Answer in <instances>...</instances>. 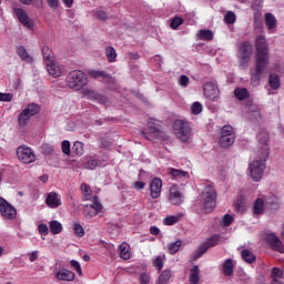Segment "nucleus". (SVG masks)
Here are the masks:
<instances>
[{"instance_id": "f257e3e1", "label": "nucleus", "mask_w": 284, "mask_h": 284, "mask_svg": "<svg viewBox=\"0 0 284 284\" xmlns=\"http://www.w3.org/2000/svg\"><path fill=\"white\" fill-rule=\"evenodd\" d=\"M257 70L270 63V48L264 36H258L255 41Z\"/></svg>"}, {"instance_id": "f03ea898", "label": "nucleus", "mask_w": 284, "mask_h": 284, "mask_svg": "<svg viewBox=\"0 0 284 284\" xmlns=\"http://www.w3.org/2000/svg\"><path fill=\"white\" fill-rule=\"evenodd\" d=\"M200 203L205 214L214 212V207H216V191L213 186H206L204 189L200 194Z\"/></svg>"}, {"instance_id": "7ed1b4c3", "label": "nucleus", "mask_w": 284, "mask_h": 284, "mask_svg": "<svg viewBox=\"0 0 284 284\" xmlns=\"http://www.w3.org/2000/svg\"><path fill=\"white\" fill-rule=\"evenodd\" d=\"M173 134L182 141V143H187L190 139H192V128L190 126V122L185 120H175L173 125Z\"/></svg>"}, {"instance_id": "20e7f679", "label": "nucleus", "mask_w": 284, "mask_h": 284, "mask_svg": "<svg viewBox=\"0 0 284 284\" xmlns=\"http://www.w3.org/2000/svg\"><path fill=\"white\" fill-rule=\"evenodd\" d=\"M67 85L71 90H83L88 85V77L81 70L71 71L67 77Z\"/></svg>"}, {"instance_id": "39448f33", "label": "nucleus", "mask_w": 284, "mask_h": 284, "mask_svg": "<svg viewBox=\"0 0 284 284\" xmlns=\"http://www.w3.org/2000/svg\"><path fill=\"white\" fill-rule=\"evenodd\" d=\"M260 159L261 160H254L253 162H251L247 169L252 181H255V183H258V181L263 179V174L266 168L265 161H267V159H263L262 154H260Z\"/></svg>"}, {"instance_id": "423d86ee", "label": "nucleus", "mask_w": 284, "mask_h": 284, "mask_svg": "<svg viewBox=\"0 0 284 284\" xmlns=\"http://www.w3.org/2000/svg\"><path fill=\"white\" fill-rule=\"evenodd\" d=\"M236 135L234 134V128L232 125H224L221 130V136L219 139V144L221 148H230L234 145Z\"/></svg>"}, {"instance_id": "0eeeda50", "label": "nucleus", "mask_w": 284, "mask_h": 284, "mask_svg": "<svg viewBox=\"0 0 284 284\" xmlns=\"http://www.w3.org/2000/svg\"><path fill=\"white\" fill-rule=\"evenodd\" d=\"M270 133L265 130H261L257 134V148L262 159H267L270 156Z\"/></svg>"}, {"instance_id": "6e6552de", "label": "nucleus", "mask_w": 284, "mask_h": 284, "mask_svg": "<svg viewBox=\"0 0 284 284\" xmlns=\"http://www.w3.org/2000/svg\"><path fill=\"white\" fill-rule=\"evenodd\" d=\"M17 156L19 161L22 163H34L37 161V155H34V151L30 146L21 145L17 149Z\"/></svg>"}, {"instance_id": "1a4fd4ad", "label": "nucleus", "mask_w": 284, "mask_h": 284, "mask_svg": "<svg viewBox=\"0 0 284 284\" xmlns=\"http://www.w3.org/2000/svg\"><path fill=\"white\" fill-rule=\"evenodd\" d=\"M204 97L209 99V101L217 103L219 99H221V90H219V85L214 82H206L204 84Z\"/></svg>"}, {"instance_id": "9d476101", "label": "nucleus", "mask_w": 284, "mask_h": 284, "mask_svg": "<svg viewBox=\"0 0 284 284\" xmlns=\"http://www.w3.org/2000/svg\"><path fill=\"white\" fill-rule=\"evenodd\" d=\"M0 214L3 219L12 221L13 219H17V209L6 201V199L0 197Z\"/></svg>"}, {"instance_id": "9b49d317", "label": "nucleus", "mask_w": 284, "mask_h": 284, "mask_svg": "<svg viewBox=\"0 0 284 284\" xmlns=\"http://www.w3.org/2000/svg\"><path fill=\"white\" fill-rule=\"evenodd\" d=\"M252 44L250 42H244L240 47L239 51V59H240V65L242 68H247L250 63V57H252Z\"/></svg>"}, {"instance_id": "f8f14e48", "label": "nucleus", "mask_w": 284, "mask_h": 284, "mask_svg": "<svg viewBox=\"0 0 284 284\" xmlns=\"http://www.w3.org/2000/svg\"><path fill=\"white\" fill-rule=\"evenodd\" d=\"M83 97L87 99H91V101H97V103H100L101 105H108V98L94 90L91 89H84L82 91Z\"/></svg>"}, {"instance_id": "ddd939ff", "label": "nucleus", "mask_w": 284, "mask_h": 284, "mask_svg": "<svg viewBox=\"0 0 284 284\" xmlns=\"http://www.w3.org/2000/svg\"><path fill=\"white\" fill-rule=\"evenodd\" d=\"M221 243V235H213L206 242L202 243L197 248V258L204 254L210 247H215Z\"/></svg>"}, {"instance_id": "4468645a", "label": "nucleus", "mask_w": 284, "mask_h": 284, "mask_svg": "<svg viewBox=\"0 0 284 284\" xmlns=\"http://www.w3.org/2000/svg\"><path fill=\"white\" fill-rule=\"evenodd\" d=\"M47 70L50 77H53L54 79L65 74V68L54 60L53 62H47Z\"/></svg>"}, {"instance_id": "2eb2a0df", "label": "nucleus", "mask_w": 284, "mask_h": 284, "mask_svg": "<svg viewBox=\"0 0 284 284\" xmlns=\"http://www.w3.org/2000/svg\"><path fill=\"white\" fill-rule=\"evenodd\" d=\"M101 210H103V205H101L99 202H93L84 205L83 214L85 219H94V216H97Z\"/></svg>"}, {"instance_id": "dca6fc26", "label": "nucleus", "mask_w": 284, "mask_h": 284, "mask_svg": "<svg viewBox=\"0 0 284 284\" xmlns=\"http://www.w3.org/2000/svg\"><path fill=\"white\" fill-rule=\"evenodd\" d=\"M169 203H171V205H181V203H183V193L179 191V186L176 184H173L170 187Z\"/></svg>"}, {"instance_id": "f3484780", "label": "nucleus", "mask_w": 284, "mask_h": 284, "mask_svg": "<svg viewBox=\"0 0 284 284\" xmlns=\"http://www.w3.org/2000/svg\"><path fill=\"white\" fill-rule=\"evenodd\" d=\"M266 243L270 245L271 248L274 250V252H280V254H284V246L283 242L274 234L270 233L266 236Z\"/></svg>"}, {"instance_id": "a211bd4d", "label": "nucleus", "mask_w": 284, "mask_h": 284, "mask_svg": "<svg viewBox=\"0 0 284 284\" xmlns=\"http://www.w3.org/2000/svg\"><path fill=\"white\" fill-rule=\"evenodd\" d=\"M54 276L58 281H64V283H72L75 278L74 272L68 268L58 270Z\"/></svg>"}, {"instance_id": "6ab92c4d", "label": "nucleus", "mask_w": 284, "mask_h": 284, "mask_svg": "<svg viewBox=\"0 0 284 284\" xmlns=\"http://www.w3.org/2000/svg\"><path fill=\"white\" fill-rule=\"evenodd\" d=\"M163 187V181L159 178H155L151 181L150 192L152 199H159L161 196V190Z\"/></svg>"}, {"instance_id": "aec40b11", "label": "nucleus", "mask_w": 284, "mask_h": 284, "mask_svg": "<svg viewBox=\"0 0 284 284\" xmlns=\"http://www.w3.org/2000/svg\"><path fill=\"white\" fill-rule=\"evenodd\" d=\"M149 128V132L142 131V136H144V139H146L148 141H152L153 139H156V136H159L161 130L159 129V125L149 122L148 124Z\"/></svg>"}, {"instance_id": "412c9836", "label": "nucleus", "mask_w": 284, "mask_h": 284, "mask_svg": "<svg viewBox=\"0 0 284 284\" xmlns=\"http://www.w3.org/2000/svg\"><path fill=\"white\" fill-rule=\"evenodd\" d=\"M262 199L264 200L266 209L278 210L280 203H278V197L276 195L274 194L262 195Z\"/></svg>"}, {"instance_id": "4be33fe9", "label": "nucleus", "mask_w": 284, "mask_h": 284, "mask_svg": "<svg viewBox=\"0 0 284 284\" xmlns=\"http://www.w3.org/2000/svg\"><path fill=\"white\" fill-rule=\"evenodd\" d=\"M45 203L51 209L61 207V195L57 192H51L48 194Z\"/></svg>"}, {"instance_id": "5701e85b", "label": "nucleus", "mask_w": 284, "mask_h": 284, "mask_svg": "<svg viewBox=\"0 0 284 284\" xmlns=\"http://www.w3.org/2000/svg\"><path fill=\"white\" fill-rule=\"evenodd\" d=\"M265 68H267V64H263L261 70H258V62H256L255 72H251V82L253 85L261 83V74H263Z\"/></svg>"}, {"instance_id": "b1692460", "label": "nucleus", "mask_w": 284, "mask_h": 284, "mask_svg": "<svg viewBox=\"0 0 284 284\" xmlns=\"http://www.w3.org/2000/svg\"><path fill=\"white\" fill-rule=\"evenodd\" d=\"M16 16L19 19V21L22 22V24L26 26L27 28H32L34 26V23L30 21L28 13H26L23 9H16Z\"/></svg>"}, {"instance_id": "393cba45", "label": "nucleus", "mask_w": 284, "mask_h": 284, "mask_svg": "<svg viewBox=\"0 0 284 284\" xmlns=\"http://www.w3.org/2000/svg\"><path fill=\"white\" fill-rule=\"evenodd\" d=\"M119 250H120V257L123 261H130V258H132V250L130 248V244H128L126 242H123L122 244H120Z\"/></svg>"}, {"instance_id": "a878e982", "label": "nucleus", "mask_w": 284, "mask_h": 284, "mask_svg": "<svg viewBox=\"0 0 284 284\" xmlns=\"http://www.w3.org/2000/svg\"><path fill=\"white\" fill-rule=\"evenodd\" d=\"M265 200H263V195L257 197L253 205V214H256L257 216H261L263 212H265Z\"/></svg>"}, {"instance_id": "bb28decb", "label": "nucleus", "mask_w": 284, "mask_h": 284, "mask_svg": "<svg viewBox=\"0 0 284 284\" xmlns=\"http://www.w3.org/2000/svg\"><path fill=\"white\" fill-rule=\"evenodd\" d=\"M88 75L91 79H97L98 81H108V79H110V74H108L105 71L99 70H89Z\"/></svg>"}, {"instance_id": "cd10ccee", "label": "nucleus", "mask_w": 284, "mask_h": 284, "mask_svg": "<svg viewBox=\"0 0 284 284\" xmlns=\"http://www.w3.org/2000/svg\"><path fill=\"white\" fill-rule=\"evenodd\" d=\"M201 281V270H199V265H194L189 275V282L190 284H199Z\"/></svg>"}, {"instance_id": "c85d7f7f", "label": "nucleus", "mask_w": 284, "mask_h": 284, "mask_svg": "<svg viewBox=\"0 0 284 284\" xmlns=\"http://www.w3.org/2000/svg\"><path fill=\"white\" fill-rule=\"evenodd\" d=\"M222 272L224 276H232L234 274V261L232 258H227L222 264Z\"/></svg>"}, {"instance_id": "c756f323", "label": "nucleus", "mask_w": 284, "mask_h": 284, "mask_svg": "<svg viewBox=\"0 0 284 284\" xmlns=\"http://www.w3.org/2000/svg\"><path fill=\"white\" fill-rule=\"evenodd\" d=\"M17 54L20 57L22 61H26L27 63H32L33 59L28 53L24 47H17Z\"/></svg>"}, {"instance_id": "7c9ffc66", "label": "nucleus", "mask_w": 284, "mask_h": 284, "mask_svg": "<svg viewBox=\"0 0 284 284\" xmlns=\"http://www.w3.org/2000/svg\"><path fill=\"white\" fill-rule=\"evenodd\" d=\"M170 278H172V271L164 270L160 275L155 284H168L170 283Z\"/></svg>"}, {"instance_id": "2f4dec72", "label": "nucleus", "mask_w": 284, "mask_h": 284, "mask_svg": "<svg viewBox=\"0 0 284 284\" xmlns=\"http://www.w3.org/2000/svg\"><path fill=\"white\" fill-rule=\"evenodd\" d=\"M183 214H178V215H168L166 217L163 219L162 223L163 225H176L179 221H181Z\"/></svg>"}, {"instance_id": "473e14b6", "label": "nucleus", "mask_w": 284, "mask_h": 284, "mask_svg": "<svg viewBox=\"0 0 284 284\" xmlns=\"http://www.w3.org/2000/svg\"><path fill=\"white\" fill-rule=\"evenodd\" d=\"M265 24L267 30H275L276 29V17L272 13H266L265 14Z\"/></svg>"}, {"instance_id": "72a5a7b5", "label": "nucleus", "mask_w": 284, "mask_h": 284, "mask_svg": "<svg viewBox=\"0 0 284 284\" xmlns=\"http://www.w3.org/2000/svg\"><path fill=\"white\" fill-rule=\"evenodd\" d=\"M49 230L51 234H61L63 232V225L59 221L49 222Z\"/></svg>"}, {"instance_id": "f704fd0d", "label": "nucleus", "mask_w": 284, "mask_h": 284, "mask_svg": "<svg viewBox=\"0 0 284 284\" xmlns=\"http://www.w3.org/2000/svg\"><path fill=\"white\" fill-rule=\"evenodd\" d=\"M170 174L173 179H190V173L179 169H170Z\"/></svg>"}, {"instance_id": "c9c22d12", "label": "nucleus", "mask_w": 284, "mask_h": 284, "mask_svg": "<svg viewBox=\"0 0 284 284\" xmlns=\"http://www.w3.org/2000/svg\"><path fill=\"white\" fill-rule=\"evenodd\" d=\"M164 261H165V255L163 254L154 256L152 258L153 267H155L156 270H159V272H161L163 270Z\"/></svg>"}, {"instance_id": "e433bc0d", "label": "nucleus", "mask_w": 284, "mask_h": 284, "mask_svg": "<svg viewBox=\"0 0 284 284\" xmlns=\"http://www.w3.org/2000/svg\"><path fill=\"white\" fill-rule=\"evenodd\" d=\"M234 97L239 100V101H245V99L250 98V91H247V89H235L234 90Z\"/></svg>"}, {"instance_id": "4c0bfd02", "label": "nucleus", "mask_w": 284, "mask_h": 284, "mask_svg": "<svg viewBox=\"0 0 284 284\" xmlns=\"http://www.w3.org/2000/svg\"><path fill=\"white\" fill-rule=\"evenodd\" d=\"M101 165V160L92 159L82 164L84 170H97Z\"/></svg>"}, {"instance_id": "58836bf2", "label": "nucleus", "mask_w": 284, "mask_h": 284, "mask_svg": "<svg viewBox=\"0 0 284 284\" xmlns=\"http://www.w3.org/2000/svg\"><path fill=\"white\" fill-rule=\"evenodd\" d=\"M23 110L27 112V114H28L30 118H32V116H34L36 114H39V112H40L41 109L39 108L38 104L31 103V104L27 105Z\"/></svg>"}, {"instance_id": "ea45409f", "label": "nucleus", "mask_w": 284, "mask_h": 284, "mask_svg": "<svg viewBox=\"0 0 284 284\" xmlns=\"http://www.w3.org/2000/svg\"><path fill=\"white\" fill-rule=\"evenodd\" d=\"M105 57L109 63H114V61H116V50L114 49V47L105 48Z\"/></svg>"}, {"instance_id": "a19ab883", "label": "nucleus", "mask_w": 284, "mask_h": 284, "mask_svg": "<svg viewBox=\"0 0 284 284\" xmlns=\"http://www.w3.org/2000/svg\"><path fill=\"white\" fill-rule=\"evenodd\" d=\"M42 55H43V59L45 61V65H48V63L54 61V54L52 53V51L48 47L42 48Z\"/></svg>"}, {"instance_id": "79ce46f5", "label": "nucleus", "mask_w": 284, "mask_h": 284, "mask_svg": "<svg viewBox=\"0 0 284 284\" xmlns=\"http://www.w3.org/2000/svg\"><path fill=\"white\" fill-rule=\"evenodd\" d=\"M283 272L278 267H274L271 272V276L273 278V282L271 284H281L278 281L280 278H283Z\"/></svg>"}, {"instance_id": "37998d69", "label": "nucleus", "mask_w": 284, "mask_h": 284, "mask_svg": "<svg viewBox=\"0 0 284 284\" xmlns=\"http://www.w3.org/2000/svg\"><path fill=\"white\" fill-rule=\"evenodd\" d=\"M241 256L245 263H254L256 261V256L250 250H243Z\"/></svg>"}, {"instance_id": "c03bdc74", "label": "nucleus", "mask_w": 284, "mask_h": 284, "mask_svg": "<svg viewBox=\"0 0 284 284\" xmlns=\"http://www.w3.org/2000/svg\"><path fill=\"white\" fill-rule=\"evenodd\" d=\"M30 116L28 114V112L24 111V109L22 110V112L19 114L18 116V123L19 125H21V128L28 125V122L30 121Z\"/></svg>"}, {"instance_id": "a18cd8bd", "label": "nucleus", "mask_w": 284, "mask_h": 284, "mask_svg": "<svg viewBox=\"0 0 284 284\" xmlns=\"http://www.w3.org/2000/svg\"><path fill=\"white\" fill-rule=\"evenodd\" d=\"M199 37L202 41H212L214 33L211 30H200Z\"/></svg>"}, {"instance_id": "49530a36", "label": "nucleus", "mask_w": 284, "mask_h": 284, "mask_svg": "<svg viewBox=\"0 0 284 284\" xmlns=\"http://www.w3.org/2000/svg\"><path fill=\"white\" fill-rule=\"evenodd\" d=\"M268 83H270L271 88H273V90H278V88H281V80L278 79V77L276 74L270 75Z\"/></svg>"}, {"instance_id": "de8ad7c7", "label": "nucleus", "mask_w": 284, "mask_h": 284, "mask_svg": "<svg viewBox=\"0 0 284 284\" xmlns=\"http://www.w3.org/2000/svg\"><path fill=\"white\" fill-rule=\"evenodd\" d=\"M72 150L74 154H77L78 156H83V153L85 152L83 149V142H79V141L74 142Z\"/></svg>"}, {"instance_id": "09e8293b", "label": "nucleus", "mask_w": 284, "mask_h": 284, "mask_svg": "<svg viewBox=\"0 0 284 284\" xmlns=\"http://www.w3.org/2000/svg\"><path fill=\"white\" fill-rule=\"evenodd\" d=\"M248 112L252 119H261V109L257 105L251 104L248 106Z\"/></svg>"}, {"instance_id": "8fccbe9b", "label": "nucleus", "mask_w": 284, "mask_h": 284, "mask_svg": "<svg viewBox=\"0 0 284 284\" xmlns=\"http://www.w3.org/2000/svg\"><path fill=\"white\" fill-rule=\"evenodd\" d=\"M225 23L232 26V23H236V14L233 11H227L224 16Z\"/></svg>"}, {"instance_id": "3c124183", "label": "nucleus", "mask_w": 284, "mask_h": 284, "mask_svg": "<svg viewBox=\"0 0 284 284\" xmlns=\"http://www.w3.org/2000/svg\"><path fill=\"white\" fill-rule=\"evenodd\" d=\"M73 232L75 236H79L80 239L85 236V230H83V226L80 223L73 224Z\"/></svg>"}, {"instance_id": "603ef678", "label": "nucleus", "mask_w": 284, "mask_h": 284, "mask_svg": "<svg viewBox=\"0 0 284 284\" xmlns=\"http://www.w3.org/2000/svg\"><path fill=\"white\" fill-rule=\"evenodd\" d=\"M181 245H183V242H181V240L174 242V243H171L169 245V252L171 254H176L179 252V250H181Z\"/></svg>"}, {"instance_id": "864d4df0", "label": "nucleus", "mask_w": 284, "mask_h": 284, "mask_svg": "<svg viewBox=\"0 0 284 284\" xmlns=\"http://www.w3.org/2000/svg\"><path fill=\"white\" fill-rule=\"evenodd\" d=\"M201 112H203V104H201V102H194L191 105V113L197 115L201 114Z\"/></svg>"}, {"instance_id": "5fc2aeb1", "label": "nucleus", "mask_w": 284, "mask_h": 284, "mask_svg": "<svg viewBox=\"0 0 284 284\" xmlns=\"http://www.w3.org/2000/svg\"><path fill=\"white\" fill-rule=\"evenodd\" d=\"M233 222H234V217L232 215H230V214H225L222 217L221 225L223 227H230V225H232Z\"/></svg>"}, {"instance_id": "6e6d98bb", "label": "nucleus", "mask_w": 284, "mask_h": 284, "mask_svg": "<svg viewBox=\"0 0 284 284\" xmlns=\"http://www.w3.org/2000/svg\"><path fill=\"white\" fill-rule=\"evenodd\" d=\"M180 26H183V20L181 17H175L170 22L172 30H178Z\"/></svg>"}, {"instance_id": "4d7b16f0", "label": "nucleus", "mask_w": 284, "mask_h": 284, "mask_svg": "<svg viewBox=\"0 0 284 284\" xmlns=\"http://www.w3.org/2000/svg\"><path fill=\"white\" fill-rule=\"evenodd\" d=\"M80 190L87 200H88V196L92 195V189L90 187V185H88L85 183L81 184Z\"/></svg>"}, {"instance_id": "13d9d810", "label": "nucleus", "mask_w": 284, "mask_h": 284, "mask_svg": "<svg viewBox=\"0 0 284 284\" xmlns=\"http://www.w3.org/2000/svg\"><path fill=\"white\" fill-rule=\"evenodd\" d=\"M38 231L41 236H48V234H50V229H48V224H40L38 226Z\"/></svg>"}, {"instance_id": "bf43d9fd", "label": "nucleus", "mask_w": 284, "mask_h": 284, "mask_svg": "<svg viewBox=\"0 0 284 284\" xmlns=\"http://www.w3.org/2000/svg\"><path fill=\"white\" fill-rule=\"evenodd\" d=\"M71 267H74L75 272L79 274V276L83 275V271L81 270V264L77 262V260H72L70 262Z\"/></svg>"}, {"instance_id": "052dcab7", "label": "nucleus", "mask_w": 284, "mask_h": 284, "mask_svg": "<svg viewBox=\"0 0 284 284\" xmlns=\"http://www.w3.org/2000/svg\"><path fill=\"white\" fill-rule=\"evenodd\" d=\"M61 150H62L63 154H67V156H69V154H70V141L64 140L61 144Z\"/></svg>"}, {"instance_id": "680f3d73", "label": "nucleus", "mask_w": 284, "mask_h": 284, "mask_svg": "<svg viewBox=\"0 0 284 284\" xmlns=\"http://www.w3.org/2000/svg\"><path fill=\"white\" fill-rule=\"evenodd\" d=\"M27 256H28L30 263H34V261H37V258H39V251H31V252L27 253Z\"/></svg>"}, {"instance_id": "e2e57ef3", "label": "nucleus", "mask_w": 284, "mask_h": 284, "mask_svg": "<svg viewBox=\"0 0 284 284\" xmlns=\"http://www.w3.org/2000/svg\"><path fill=\"white\" fill-rule=\"evenodd\" d=\"M13 95L12 93H1L0 92V101H3L6 103H10V101H12Z\"/></svg>"}, {"instance_id": "0e129e2a", "label": "nucleus", "mask_w": 284, "mask_h": 284, "mask_svg": "<svg viewBox=\"0 0 284 284\" xmlns=\"http://www.w3.org/2000/svg\"><path fill=\"white\" fill-rule=\"evenodd\" d=\"M54 152V148L48 143L42 145V153L43 154H52Z\"/></svg>"}, {"instance_id": "69168bd1", "label": "nucleus", "mask_w": 284, "mask_h": 284, "mask_svg": "<svg viewBox=\"0 0 284 284\" xmlns=\"http://www.w3.org/2000/svg\"><path fill=\"white\" fill-rule=\"evenodd\" d=\"M189 83H190V78H187V75H181L179 80V85H181V88H187Z\"/></svg>"}, {"instance_id": "338daca9", "label": "nucleus", "mask_w": 284, "mask_h": 284, "mask_svg": "<svg viewBox=\"0 0 284 284\" xmlns=\"http://www.w3.org/2000/svg\"><path fill=\"white\" fill-rule=\"evenodd\" d=\"M150 281H152V277L150 276V273H142L140 276V282L142 284H148L150 283Z\"/></svg>"}, {"instance_id": "774afa93", "label": "nucleus", "mask_w": 284, "mask_h": 284, "mask_svg": "<svg viewBox=\"0 0 284 284\" xmlns=\"http://www.w3.org/2000/svg\"><path fill=\"white\" fill-rule=\"evenodd\" d=\"M95 17L100 21H105V19H108V13H105V11H103V10H99L95 12Z\"/></svg>"}]
</instances>
